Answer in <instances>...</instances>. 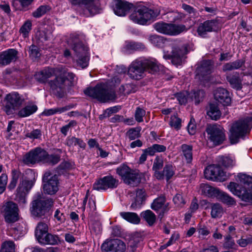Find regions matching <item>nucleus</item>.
Segmentation results:
<instances>
[{
	"instance_id": "nucleus-1",
	"label": "nucleus",
	"mask_w": 252,
	"mask_h": 252,
	"mask_svg": "<svg viewBox=\"0 0 252 252\" xmlns=\"http://www.w3.org/2000/svg\"><path fill=\"white\" fill-rule=\"evenodd\" d=\"M236 181L237 183L230 182L228 189L242 201L252 204V177L240 173L237 176Z\"/></svg>"
},
{
	"instance_id": "nucleus-2",
	"label": "nucleus",
	"mask_w": 252,
	"mask_h": 252,
	"mask_svg": "<svg viewBox=\"0 0 252 252\" xmlns=\"http://www.w3.org/2000/svg\"><path fill=\"white\" fill-rule=\"evenodd\" d=\"M146 70L151 73L158 71L159 66L157 62L150 60L136 59L129 65L127 75L131 79L139 80L145 76Z\"/></svg>"
},
{
	"instance_id": "nucleus-3",
	"label": "nucleus",
	"mask_w": 252,
	"mask_h": 252,
	"mask_svg": "<svg viewBox=\"0 0 252 252\" xmlns=\"http://www.w3.org/2000/svg\"><path fill=\"white\" fill-rule=\"evenodd\" d=\"M56 77L50 80L48 83L52 91L59 96L62 94L65 89L66 81L69 82V86L73 85L75 75L72 72H68L62 67H57Z\"/></svg>"
},
{
	"instance_id": "nucleus-4",
	"label": "nucleus",
	"mask_w": 252,
	"mask_h": 252,
	"mask_svg": "<svg viewBox=\"0 0 252 252\" xmlns=\"http://www.w3.org/2000/svg\"><path fill=\"white\" fill-rule=\"evenodd\" d=\"M68 43L74 51V59L77 65L82 68L88 66L89 61L88 47L80 41L78 35H71Z\"/></svg>"
},
{
	"instance_id": "nucleus-5",
	"label": "nucleus",
	"mask_w": 252,
	"mask_h": 252,
	"mask_svg": "<svg viewBox=\"0 0 252 252\" xmlns=\"http://www.w3.org/2000/svg\"><path fill=\"white\" fill-rule=\"evenodd\" d=\"M84 93L102 103L114 101L116 98L115 91L104 84H97L94 88H88L84 91Z\"/></svg>"
},
{
	"instance_id": "nucleus-6",
	"label": "nucleus",
	"mask_w": 252,
	"mask_h": 252,
	"mask_svg": "<svg viewBox=\"0 0 252 252\" xmlns=\"http://www.w3.org/2000/svg\"><path fill=\"white\" fill-rule=\"evenodd\" d=\"M132 12L129 18L133 22L140 25H145L148 21L157 16L158 14L153 10L142 5L134 6L132 8Z\"/></svg>"
},
{
	"instance_id": "nucleus-7",
	"label": "nucleus",
	"mask_w": 252,
	"mask_h": 252,
	"mask_svg": "<svg viewBox=\"0 0 252 252\" xmlns=\"http://www.w3.org/2000/svg\"><path fill=\"white\" fill-rule=\"evenodd\" d=\"M250 119L236 121L232 124L229 138L231 144L237 143L239 138L243 137L249 131Z\"/></svg>"
},
{
	"instance_id": "nucleus-8",
	"label": "nucleus",
	"mask_w": 252,
	"mask_h": 252,
	"mask_svg": "<svg viewBox=\"0 0 252 252\" xmlns=\"http://www.w3.org/2000/svg\"><path fill=\"white\" fill-rule=\"evenodd\" d=\"M42 193H37L36 198L32 203L31 212L35 217L43 216L53 205L51 199H42Z\"/></svg>"
},
{
	"instance_id": "nucleus-9",
	"label": "nucleus",
	"mask_w": 252,
	"mask_h": 252,
	"mask_svg": "<svg viewBox=\"0 0 252 252\" xmlns=\"http://www.w3.org/2000/svg\"><path fill=\"white\" fill-rule=\"evenodd\" d=\"M4 111L7 115L14 113L22 105L24 98L17 92L7 94L4 98Z\"/></svg>"
},
{
	"instance_id": "nucleus-10",
	"label": "nucleus",
	"mask_w": 252,
	"mask_h": 252,
	"mask_svg": "<svg viewBox=\"0 0 252 252\" xmlns=\"http://www.w3.org/2000/svg\"><path fill=\"white\" fill-rule=\"evenodd\" d=\"M0 211L7 223H14L19 219V208L17 205L12 201H8L4 204Z\"/></svg>"
},
{
	"instance_id": "nucleus-11",
	"label": "nucleus",
	"mask_w": 252,
	"mask_h": 252,
	"mask_svg": "<svg viewBox=\"0 0 252 252\" xmlns=\"http://www.w3.org/2000/svg\"><path fill=\"white\" fill-rule=\"evenodd\" d=\"M154 27L158 32L169 35H176L188 30L184 25L165 23H157L154 24Z\"/></svg>"
},
{
	"instance_id": "nucleus-12",
	"label": "nucleus",
	"mask_w": 252,
	"mask_h": 252,
	"mask_svg": "<svg viewBox=\"0 0 252 252\" xmlns=\"http://www.w3.org/2000/svg\"><path fill=\"white\" fill-rule=\"evenodd\" d=\"M46 151L40 147H36L27 153L23 157L22 161L26 165H33L43 162L46 155Z\"/></svg>"
},
{
	"instance_id": "nucleus-13",
	"label": "nucleus",
	"mask_w": 252,
	"mask_h": 252,
	"mask_svg": "<svg viewBox=\"0 0 252 252\" xmlns=\"http://www.w3.org/2000/svg\"><path fill=\"white\" fill-rule=\"evenodd\" d=\"M43 190L48 194H54L58 190L59 180L57 175L46 171L42 178Z\"/></svg>"
},
{
	"instance_id": "nucleus-14",
	"label": "nucleus",
	"mask_w": 252,
	"mask_h": 252,
	"mask_svg": "<svg viewBox=\"0 0 252 252\" xmlns=\"http://www.w3.org/2000/svg\"><path fill=\"white\" fill-rule=\"evenodd\" d=\"M206 131L208 139L215 145L221 144L225 139L224 130L220 125H210L206 128Z\"/></svg>"
},
{
	"instance_id": "nucleus-15",
	"label": "nucleus",
	"mask_w": 252,
	"mask_h": 252,
	"mask_svg": "<svg viewBox=\"0 0 252 252\" xmlns=\"http://www.w3.org/2000/svg\"><path fill=\"white\" fill-rule=\"evenodd\" d=\"M213 64L210 60L202 61L200 65L196 68L195 79L204 85L210 80V75L212 72Z\"/></svg>"
},
{
	"instance_id": "nucleus-16",
	"label": "nucleus",
	"mask_w": 252,
	"mask_h": 252,
	"mask_svg": "<svg viewBox=\"0 0 252 252\" xmlns=\"http://www.w3.org/2000/svg\"><path fill=\"white\" fill-rule=\"evenodd\" d=\"M33 186L32 181L22 179L17 189L16 199L20 204L26 203V196Z\"/></svg>"
},
{
	"instance_id": "nucleus-17",
	"label": "nucleus",
	"mask_w": 252,
	"mask_h": 252,
	"mask_svg": "<svg viewBox=\"0 0 252 252\" xmlns=\"http://www.w3.org/2000/svg\"><path fill=\"white\" fill-rule=\"evenodd\" d=\"M185 47L174 44L171 53L169 54L168 52H164L163 58L165 60H171L174 64H180L185 54Z\"/></svg>"
},
{
	"instance_id": "nucleus-18",
	"label": "nucleus",
	"mask_w": 252,
	"mask_h": 252,
	"mask_svg": "<svg viewBox=\"0 0 252 252\" xmlns=\"http://www.w3.org/2000/svg\"><path fill=\"white\" fill-rule=\"evenodd\" d=\"M206 179L212 181H221L225 178V175L221 167L218 165H210L204 170Z\"/></svg>"
},
{
	"instance_id": "nucleus-19",
	"label": "nucleus",
	"mask_w": 252,
	"mask_h": 252,
	"mask_svg": "<svg viewBox=\"0 0 252 252\" xmlns=\"http://www.w3.org/2000/svg\"><path fill=\"white\" fill-rule=\"evenodd\" d=\"M119 181L112 176H107L101 178L93 185V189L97 190H106L108 188H115L118 185Z\"/></svg>"
},
{
	"instance_id": "nucleus-20",
	"label": "nucleus",
	"mask_w": 252,
	"mask_h": 252,
	"mask_svg": "<svg viewBox=\"0 0 252 252\" xmlns=\"http://www.w3.org/2000/svg\"><path fill=\"white\" fill-rule=\"evenodd\" d=\"M73 5L83 6L90 14L94 15L98 12L99 3L97 0H68Z\"/></svg>"
},
{
	"instance_id": "nucleus-21",
	"label": "nucleus",
	"mask_w": 252,
	"mask_h": 252,
	"mask_svg": "<svg viewBox=\"0 0 252 252\" xmlns=\"http://www.w3.org/2000/svg\"><path fill=\"white\" fill-rule=\"evenodd\" d=\"M101 249L105 252H125L126 246L123 241L116 239L105 241L102 244Z\"/></svg>"
},
{
	"instance_id": "nucleus-22",
	"label": "nucleus",
	"mask_w": 252,
	"mask_h": 252,
	"mask_svg": "<svg viewBox=\"0 0 252 252\" xmlns=\"http://www.w3.org/2000/svg\"><path fill=\"white\" fill-rule=\"evenodd\" d=\"M133 7V4L124 0H115L113 11L119 16H125Z\"/></svg>"
},
{
	"instance_id": "nucleus-23",
	"label": "nucleus",
	"mask_w": 252,
	"mask_h": 252,
	"mask_svg": "<svg viewBox=\"0 0 252 252\" xmlns=\"http://www.w3.org/2000/svg\"><path fill=\"white\" fill-rule=\"evenodd\" d=\"M57 68L45 67L35 74V79L41 83H45L49 78L56 74Z\"/></svg>"
},
{
	"instance_id": "nucleus-24",
	"label": "nucleus",
	"mask_w": 252,
	"mask_h": 252,
	"mask_svg": "<svg viewBox=\"0 0 252 252\" xmlns=\"http://www.w3.org/2000/svg\"><path fill=\"white\" fill-rule=\"evenodd\" d=\"M17 51L9 49L0 53V65L5 66L15 61L17 59Z\"/></svg>"
},
{
	"instance_id": "nucleus-25",
	"label": "nucleus",
	"mask_w": 252,
	"mask_h": 252,
	"mask_svg": "<svg viewBox=\"0 0 252 252\" xmlns=\"http://www.w3.org/2000/svg\"><path fill=\"white\" fill-rule=\"evenodd\" d=\"M214 97L216 100L224 106L229 105L231 103V98L229 93L223 88H218L214 93Z\"/></svg>"
},
{
	"instance_id": "nucleus-26",
	"label": "nucleus",
	"mask_w": 252,
	"mask_h": 252,
	"mask_svg": "<svg viewBox=\"0 0 252 252\" xmlns=\"http://www.w3.org/2000/svg\"><path fill=\"white\" fill-rule=\"evenodd\" d=\"M217 24V22L215 20L206 21L199 25L197 30V33L200 36L204 37L207 32L215 30Z\"/></svg>"
},
{
	"instance_id": "nucleus-27",
	"label": "nucleus",
	"mask_w": 252,
	"mask_h": 252,
	"mask_svg": "<svg viewBox=\"0 0 252 252\" xmlns=\"http://www.w3.org/2000/svg\"><path fill=\"white\" fill-rule=\"evenodd\" d=\"M142 174L139 173L136 171L132 170L128 175L125 177L124 182L132 187L138 186L141 182Z\"/></svg>"
},
{
	"instance_id": "nucleus-28",
	"label": "nucleus",
	"mask_w": 252,
	"mask_h": 252,
	"mask_svg": "<svg viewBox=\"0 0 252 252\" xmlns=\"http://www.w3.org/2000/svg\"><path fill=\"white\" fill-rule=\"evenodd\" d=\"M163 166V160L161 157L157 156L154 160L152 169L154 171V176L158 180L164 178V174L160 171Z\"/></svg>"
},
{
	"instance_id": "nucleus-29",
	"label": "nucleus",
	"mask_w": 252,
	"mask_h": 252,
	"mask_svg": "<svg viewBox=\"0 0 252 252\" xmlns=\"http://www.w3.org/2000/svg\"><path fill=\"white\" fill-rule=\"evenodd\" d=\"M48 226L43 222H39L35 228V236L37 241H39L48 233Z\"/></svg>"
},
{
	"instance_id": "nucleus-30",
	"label": "nucleus",
	"mask_w": 252,
	"mask_h": 252,
	"mask_svg": "<svg viewBox=\"0 0 252 252\" xmlns=\"http://www.w3.org/2000/svg\"><path fill=\"white\" fill-rule=\"evenodd\" d=\"M217 197L220 201L228 206H233L236 204V200L233 197L223 191H218Z\"/></svg>"
},
{
	"instance_id": "nucleus-31",
	"label": "nucleus",
	"mask_w": 252,
	"mask_h": 252,
	"mask_svg": "<svg viewBox=\"0 0 252 252\" xmlns=\"http://www.w3.org/2000/svg\"><path fill=\"white\" fill-rule=\"evenodd\" d=\"M37 110L36 105L30 104L19 110L18 115L20 117H26L35 113Z\"/></svg>"
},
{
	"instance_id": "nucleus-32",
	"label": "nucleus",
	"mask_w": 252,
	"mask_h": 252,
	"mask_svg": "<svg viewBox=\"0 0 252 252\" xmlns=\"http://www.w3.org/2000/svg\"><path fill=\"white\" fill-rule=\"evenodd\" d=\"M59 238L56 235H53L48 232L41 238L38 242L43 245H56L59 242Z\"/></svg>"
},
{
	"instance_id": "nucleus-33",
	"label": "nucleus",
	"mask_w": 252,
	"mask_h": 252,
	"mask_svg": "<svg viewBox=\"0 0 252 252\" xmlns=\"http://www.w3.org/2000/svg\"><path fill=\"white\" fill-rule=\"evenodd\" d=\"M121 217L126 221L133 224H138L140 219L138 215L133 212H121Z\"/></svg>"
},
{
	"instance_id": "nucleus-34",
	"label": "nucleus",
	"mask_w": 252,
	"mask_h": 252,
	"mask_svg": "<svg viewBox=\"0 0 252 252\" xmlns=\"http://www.w3.org/2000/svg\"><path fill=\"white\" fill-rule=\"evenodd\" d=\"M36 36L38 40L44 42L52 38V32L50 28L40 30L36 33Z\"/></svg>"
},
{
	"instance_id": "nucleus-35",
	"label": "nucleus",
	"mask_w": 252,
	"mask_h": 252,
	"mask_svg": "<svg viewBox=\"0 0 252 252\" xmlns=\"http://www.w3.org/2000/svg\"><path fill=\"white\" fill-rule=\"evenodd\" d=\"M221 112L218 105L216 104H210L209 110L207 111V115L211 119L214 120H218L221 116Z\"/></svg>"
},
{
	"instance_id": "nucleus-36",
	"label": "nucleus",
	"mask_w": 252,
	"mask_h": 252,
	"mask_svg": "<svg viewBox=\"0 0 252 252\" xmlns=\"http://www.w3.org/2000/svg\"><path fill=\"white\" fill-rule=\"evenodd\" d=\"M181 149L187 163H190L192 160V146L184 144L181 145Z\"/></svg>"
},
{
	"instance_id": "nucleus-37",
	"label": "nucleus",
	"mask_w": 252,
	"mask_h": 252,
	"mask_svg": "<svg viewBox=\"0 0 252 252\" xmlns=\"http://www.w3.org/2000/svg\"><path fill=\"white\" fill-rule=\"evenodd\" d=\"M144 49H145V46L143 44L134 42H127L125 47V51L128 53Z\"/></svg>"
},
{
	"instance_id": "nucleus-38",
	"label": "nucleus",
	"mask_w": 252,
	"mask_h": 252,
	"mask_svg": "<svg viewBox=\"0 0 252 252\" xmlns=\"http://www.w3.org/2000/svg\"><path fill=\"white\" fill-rule=\"evenodd\" d=\"M200 190L202 194L207 196H212L216 193L218 194L219 191L207 184H201L200 186Z\"/></svg>"
},
{
	"instance_id": "nucleus-39",
	"label": "nucleus",
	"mask_w": 252,
	"mask_h": 252,
	"mask_svg": "<svg viewBox=\"0 0 252 252\" xmlns=\"http://www.w3.org/2000/svg\"><path fill=\"white\" fill-rule=\"evenodd\" d=\"M244 63V61L243 60H238L233 62L226 63L223 65L222 70L223 71H226L237 69L240 68Z\"/></svg>"
},
{
	"instance_id": "nucleus-40",
	"label": "nucleus",
	"mask_w": 252,
	"mask_h": 252,
	"mask_svg": "<svg viewBox=\"0 0 252 252\" xmlns=\"http://www.w3.org/2000/svg\"><path fill=\"white\" fill-rule=\"evenodd\" d=\"M141 216L149 226H153L156 221V216L150 210L143 212Z\"/></svg>"
},
{
	"instance_id": "nucleus-41",
	"label": "nucleus",
	"mask_w": 252,
	"mask_h": 252,
	"mask_svg": "<svg viewBox=\"0 0 252 252\" xmlns=\"http://www.w3.org/2000/svg\"><path fill=\"white\" fill-rule=\"evenodd\" d=\"M66 144L70 147H74L78 145L81 148L85 149V143L81 139L75 137H68L66 140Z\"/></svg>"
},
{
	"instance_id": "nucleus-42",
	"label": "nucleus",
	"mask_w": 252,
	"mask_h": 252,
	"mask_svg": "<svg viewBox=\"0 0 252 252\" xmlns=\"http://www.w3.org/2000/svg\"><path fill=\"white\" fill-rule=\"evenodd\" d=\"M223 214V209L220 204L215 203L211 205V215L212 218H220Z\"/></svg>"
},
{
	"instance_id": "nucleus-43",
	"label": "nucleus",
	"mask_w": 252,
	"mask_h": 252,
	"mask_svg": "<svg viewBox=\"0 0 252 252\" xmlns=\"http://www.w3.org/2000/svg\"><path fill=\"white\" fill-rule=\"evenodd\" d=\"M11 174V179L8 186V189L9 190H12L15 188L18 180L21 176V173L19 170L13 169L12 170Z\"/></svg>"
},
{
	"instance_id": "nucleus-44",
	"label": "nucleus",
	"mask_w": 252,
	"mask_h": 252,
	"mask_svg": "<svg viewBox=\"0 0 252 252\" xmlns=\"http://www.w3.org/2000/svg\"><path fill=\"white\" fill-rule=\"evenodd\" d=\"M226 79L233 88L237 90L241 89V81L238 76L228 75L226 77Z\"/></svg>"
},
{
	"instance_id": "nucleus-45",
	"label": "nucleus",
	"mask_w": 252,
	"mask_h": 252,
	"mask_svg": "<svg viewBox=\"0 0 252 252\" xmlns=\"http://www.w3.org/2000/svg\"><path fill=\"white\" fill-rule=\"evenodd\" d=\"M120 92L124 95H128L136 91V87L132 84H126L122 85L120 89Z\"/></svg>"
},
{
	"instance_id": "nucleus-46",
	"label": "nucleus",
	"mask_w": 252,
	"mask_h": 252,
	"mask_svg": "<svg viewBox=\"0 0 252 252\" xmlns=\"http://www.w3.org/2000/svg\"><path fill=\"white\" fill-rule=\"evenodd\" d=\"M140 127L130 128L126 133V135L130 140H133L140 137Z\"/></svg>"
},
{
	"instance_id": "nucleus-47",
	"label": "nucleus",
	"mask_w": 252,
	"mask_h": 252,
	"mask_svg": "<svg viewBox=\"0 0 252 252\" xmlns=\"http://www.w3.org/2000/svg\"><path fill=\"white\" fill-rule=\"evenodd\" d=\"M46 155L44 158L43 163L55 165L60 160V156L58 155H49L47 151Z\"/></svg>"
},
{
	"instance_id": "nucleus-48",
	"label": "nucleus",
	"mask_w": 252,
	"mask_h": 252,
	"mask_svg": "<svg viewBox=\"0 0 252 252\" xmlns=\"http://www.w3.org/2000/svg\"><path fill=\"white\" fill-rule=\"evenodd\" d=\"M69 109L68 106H65L63 107H57L49 109H45L42 113V114L45 116H50L56 113H62L65 112Z\"/></svg>"
},
{
	"instance_id": "nucleus-49",
	"label": "nucleus",
	"mask_w": 252,
	"mask_h": 252,
	"mask_svg": "<svg viewBox=\"0 0 252 252\" xmlns=\"http://www.w3.org/2000/svg\"><path fill=\"white\" fill-rule=\"evenodd\" d=\"M131 170L132 169H131L128 166L123 164L117 168L116 172L124 180L125 179V177H126Z\"/></svg>"
},
{
	"instance_id": "nucleus-50",
	"label": "nucleus",
	"mask_w": 252,
	"mask_h": 252,
	"mask_svg": "<svg viewBox=\"0 0 252 252\" xmlns=\"http://www.w3.org/2000/svg\"><path fill=\"white\" fill-rule=\"evenodd\" d=\"M165 198L164 196H160L155 199L151 205V208L155 211H158L165 203Z\"/></svg>"
},
{
	"instance_id": "nucleus-51",
	"label": "nucleus",
	"mask_w": 252,
	"mask_h": 252,
	"mask_svg": "<svg viewBox=\"0 0 252 252\" xmlns=\"http://www.w3.org/2000/svg\"><path fill=\"white\" fill-rule=\"evenodd\" d=\"M32 23L30 20L26 21L22 25L19 30V32L22 34L24 37H27L32 30Z\"/></svg>"
},
{
	"instance_id": "nucleus-52",
	"label": "nucleus",
	"mask_w": 252,
	"mask_h": 252,
	"mask_svg": "<svg viewBox=\"0 0 252 252\" xmlns=\"http://www.w3.org/2000/svg\"><path fill=\"white\" fill-rule=\"evenodd\" d=\"M175 168L171 164H166L161 171L164 174L167 181L171 179L174 175Z\"/></svg>"
},
{
	"instance_id": "nucleus-53",
	"label": "nucleus",
	"mask_w": 252,
	"mask_h": 252,
	"mask_svg": "<svg viewBox=\"0 0 252 252\" xmlns=\"http://www.w3.org/2000/svg\"><path fill=\"white\" fill-rule=\"evenodd\" d=\"M49 10L50 8L48 6L41 5L36 10L32 12V15L36 18H38L43 16Z\"/></svg>"
},
{
	"instance_id": "nucleus-54",
	"label": "nucleus",
	"mask_w": 252,
	"mask_h": 252,
	"mask_svg": "<svg viewBox=\"0 0 252 252\" xmlns=\"http://www.w3.org/2000/svg\"><path fill=\"white\" fill-rule=\"evenodd\" d=\"M0 252H15V245L12 241L4 242L1 246Z\"/></svg>"
},
{
	"instance_id": "nucleus-55",
	"label": "nucleus",
	"mask_w": 252,
	"mask_h": 252,
	"mask_svg": "<svg viewBox=\"0 0 252 252\" xmlns=\"http://www.w3.org/2000/svg\"><path fill=\"white\" fill-rule=\"evenodd\" d=\"M173 201L177 208H182L186 204V201L182 195L180 194H177L173 198Z\"/></svg>"
},
{
	"instance_id": "nucleus-56",
	"label": "nucleus",
	"mask_w": 252,
	"mask_h": 252,
	"mask_svg": "<svg viewBox=\"0 0 252 252\" xmlns=\"http://www.w3.org/2000/svg\"><path fill=\"white\" fill-rule=\"evenodd\" d=\"M170 125L171 127L178 130L181 126V120L176 115L172 116L170 119Z\"/></svg>"
},
{
	"instance_id": "nucleus-57",
	"label": "nucleus",
	"mask_w": 252,
	"mask_h": 252,
	"mask_svg": "<svg viewBox=\"0 0 252 252\" xmlns=\"http://www.w3.org/2000/svg\"><path fill=\"white\" fill-rule=\"evenodd\" d=\"M42 133L40 129H33L32 131L28 132L26 134V136L27 137L30 138L32 139H38L41 137Z\"/></svg>"
},
{
	"instance_id": "nucleus-58",
	"label": "nucleus",
	"mask_w": 252,
	"mask_h": 252,
	"mask_svg": "<svg viewBox=\"0 0 252 252\" xmlns=\"http://www.w3.org/2000/svg\"><path fill=\"white\" fill-rule=\"evenodd\" d=\"M237 243L241 247H245L248 245L252 243V236H249L246 237H242L241 239L237 240Z\"/></svg>"
},
{
	"instance_id": "nucleus-59",
	"label": "nucleus",
	"mask_w": 252,
	"mask_h": 252,
	"mask_svg": "<svg viewBox=\"0 0 252 252\" xmlns=\"http://www.w3.org/2000/svg\"><path fill=\"white\" fill-rule=\"evenodd\" d=\"M145 114L146 112L144 109L137 107L135 113V120L139 123L143 122V118L145 115Z\"/></svg>"
},
{
	"instance_id": "nucleus-60",
	"label": "nucleus",
	"mask_w": 252,
	"mask_h": 252,
	"mask_svg": "<svg viewBox=\"0 0 252 252\" xmlns=\"http://www.w3.org/2000/svg\"><path fill=\"white\" fill-rule=\"evenodd\" d=\"M119 108L117 106L111 107L106 109L103 114L100 116L99 118L109 117L112 114L117 113Z\"/></svg>"
},
{
	"instance_id": "nucleus-61",
	"label": "nucleus",
	"mask_w": 252,
	"mask_h": 252,
	"mask_svg": "<svg viewBox=\"0 0 252 252\" xmlns=\"http://www.w3.org/2000/svg\"><path fill=\"white\" fill-rule=\"evenodd\" d=\"M76 125V122L74 120H72L70 121L67 125H66L63 126L62 127H61V131L64 135L66 136L69 129L71 127L75 126Z\"/></svg>"
},
{
	"instance_id": "nucleus-62",
	"label": "nucleus",
	"mask_w": 252,
	"mask_h": 252,
	"mask_svg": "<svg viewBox=\"0 0 252 252\" xmlns=\"http://www.w3.org/2000/svg\"><path fill=\"white\" fill-rule=\"evenodd\" d=\"M175 96L180 104H185L187 102V93H179L175 94Z\"/></svg>"
},
{
	"instance_id": "nucleus-63",
	"label": "nucleus",
	"mask_w": 252,
	"mask_h": 252,
	"mask_svg": "<svg viewBox=\"0 0 252 252\" xmlns=\"http://www.w3.org/2000/svg\"><path fill=\"white\" fill-rule=\"evenodd\" d=\"M145 192L143 189H138L136 192L135 200L137 202H141L145 199Z\"/></svg>"
},
{
	"instance_id": "nucleus-64",
	"label": "nucleus",
	"mask_w": 252,
	"mask_h": 252,
	"mask_svg": "<svg viewBox=\"0 0 252 252\" xmlns=\"http://www.w3.org/2000/svg\"><path fill=\"white\" fill-rule=\"evenodd\" d=\"M54 217L60 222L62 223L64 222L65 220V217L64 214L61 212L60 209H57L54 214Z\"/></svg>"
}]
</instances>
